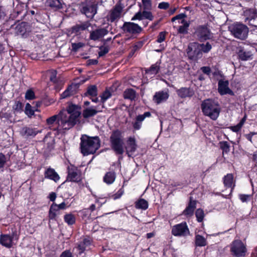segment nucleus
<instances>
[{
	"mask_svg": "<svg viewBox=\"0 0 257 257\" xmlns=\"http://www.w3.org/2000/svg\"><path fill=\"white\" fill-rule=\"evenodd\" d=\"M100 147V140L98 136L89 137L83 135L80 138V149L83 156L94 154Z\"/></svg>",
	"mask_w": 257,
	"mask_h": 257,
	"instance_id": "1",
	"label": "nucleus"
},
{
	"mask_svg": "<svg viewBox=\"0 0 257 257\" xmlns=\"http://www.w3.org/2000/svg\"><path fill=\"white\" fill-rule=\"evenodd\" d=\"M201 108L203 115L213 120H216L218 118L221 111L218 102L212 98L202 101Z\"/></svg>",
	"mask_w": 257,
	"mask_h": 257,
	"instance_id": "2",
	"label": "nucleus"
},
{
	"mask_svg": "<svg viewBox=\"0 0 257 257\" xmlns=\"http://www.w3.org/2000/svg\"><path fill=\"white\" fill-rule=\"evenodd\" d=\"M64 108H62L59 114L54 115L46 119V123L48 125H53L56 131L55 134L59 139L62 138L64 136V116L63 112Z\"/></svg>",
	"mask_w": 257,
	"mask_h": 257,
	"instance_id": "3",
	"label": "nucleus"
},
{
	"mask_svg": "<svg viewBox=\"0 0 257 257\" xmlns=\"http://www.w3.org/2000/svg\"><path fill=\"white\" fill-rule=\"evenodd\" d=\"M111 149L115 154L121 155L124 153V141L121 132L118 129L113 130L109 138Z\"/></svg>",
	"mask_w": 257,
	"mask_h": 257,
	"instance_id": "4",
	"label": "nucleus"
},
{
	"mask_svg": "<svg viewBox=\"0 0 257 257\" xmlns=\"http://www.w3.org/2000/svg\"><path fill=\"white\" fill-rule=\"evenodd\" d=\"M228 30L236 38L244 40L247 36L248 28L240 23H234L228 27Z\"/></svg>",
	"mask_w": 257,
	"mask_h": 257,
	"instance_id": "5",
	"label": "nucleus"
},
{
	"mask_svg": "<svg viewBox=\"0 0 257 257\" xmlns=\"http://www.w3.org/2000/svg\"><path fill=\"white\" fill-rule=\"evenodd\" d=\"M67 104L66 110L68 113L70 114V116L68 120H65V123L68 122L74 126L77 123L78 118L81 115V107L80 105L73 104L71 101L68 102Z\"/></svg>",
	"mask_w": 257,
	"mask_h": 257,
	"instance_id": "6",
	"label": "nucleus"
},
{
	"mask_svg": "<svg viewBox=\"0 0 257 257\" xmlns=\"http://www.w3.org/2000/svg\"><path fill=\"white\" fill-rule=\"evenodd\" d=\"M230 251L234 257H244L247 252L246 244L240 239H234L230 244Z\"/></svg>",
	"mask_w": 257,
	"mask_h": 257,
	"instance_id": "7",
	"label": "nucleus"
},
{
	"mask_svg": "<svg viewBox=\"0 0 257 257\" xmlns=\"http://www.w3.org/2000/svg\"><path fill=\"white\" fill-rule=\"evenodd\" d=\"M194 36L200 42L211 40L213 38V34L206 25H201L197 27L194 32Z\"/></svg>",
	"mask_w": 257,
	"mask_h": 257,
	"instance_id": "8",
	"label": "nucleus"
},
{
	"mask_svg": "<svg viewBox=\"0 0 257 257\" xmlns=\"http://www.w3.org/2000/svg\"><path fill=\"white\" fill-rule=\"evenodd\" d=\"M171 233L175 236H186L190 234V231L187 223L183 221L174 225Z\"/></svg>",
	"mask_w": 257,
	"mask_h": 257,
	"instance_id": "9",
	"label": "nucleus"
},
{
	"mask_svg": "<svg viewBox=\"0 0 257 257\" xmlns=\"http://www.w3.org/2000/svg\"><path fill=\"white\" fill-rule=\"evenodd\" d=\"M67 173L68 175L65 182L70 181L77 183L81 180V175L78 173V168L74 165H71L70 166L68 167Z\"/></svg>",
	"mask_w": 257,
	"mask_h": 257,
	"instance_id": "10",
	"label": "nucleus"
},
{
	"mask_svg": "<svg viewBox=\"0 0 257 257\" xmlns=\"http://www.w3.org/2000/svg\"><path fill=\"white\" fill-rule=\"evenodd\" d=\"M121 29L123 33L131 34H139L142 31L140 26L133 22H124Z\"/></svg>",
	"mask_w": 257,
	"mask_h": 257,
	"instance_id": "11",
	"label": "nucleus"
},
{
	"mask_svg": "<svg viewBox=\"0 0 257 257\" xmlns=\"http://www.w3.org/2000/svg\"><path fill=\"white\" fill-rule=\"evenodd\" d=\"M223 184L225 187L231 188V191L229 194L226 195L224 197L225 198H230L231 196V194L235 186V182L233 180V175L231 173H228L226 175L224 176L223 178Z\"/></svg>",
	"mask_w": 257,
	"mask_h": 257,
	"instance_id": "12",
	"label": "nucleus"
},
{
	"mask_svg": "<svg viewBox=\"0 0 257 257\" xmlns=\"http://www.w3.org/2000/svg\"><path fill=\"white\" fill-rule=\"evenodd\" d=\"M228 84V81L220 80L218 82V91L221 95L227 94L231 96L234 95V92L229 88Z\"/></svg>",
	"mask_w": 257,
	"mask_h": 257,
	"instance_id": "13",
	"label": "nucleus"
},
{
	"mask_svg": "<svg viewBox=\"0 0 257 257\" xmlns=\"http://www.w3.org/2000/svg\"><path fill=\"white\" fill-rule=\"evenodd\" d=\"M197 201L193 199V197H189V203L186 208L183 210L182 214L186 217L192 216L194 212V210L196 208Z\"/></svg>",
	"mask_w": 257,
	"mask_h": 257,
	"instance_id": "14",
	"label": "nucleus"
},
{
	"mask_svg": "<svg viewBox=\"0 0 257 257\" xmlns=\"http://www.w3.org/2000/svg\"><path fill=\"white\" fill-rule=\"evenodd\" d=\"M151 113L149 111H146L143 114H139L136 117L135 121L133 123V127L135 130H139L141 129L142 122L146 117H151Z\"/></svg>",
	"mask_w": 257,
	"mask_h": 257,
	"instance_id": "15",
	"label": "nucleus"
},
{
	"mask_svg": "<svg viewBox=\"0 0 257 257\" xmlns=\"http://www.w3.org/2000/svg\"><path fill=\"white\" fill-rule=\"evenodd\" d=\"M144 10L143 11H140L137 13L135 16L132 18V21L143 20L144 19H147L149 21H152L154 19V16L152 13L150 11H146Z\"/></svg>",
	"mask_w": 257,
	"mask_h": 257,
	"instance_id": "16",
	"label": "nucleus"
},
{
	"mask_svg": "<svg viewBox=\"0 0 257 257\" xmlns=\"http://www.w3.org/2000/svg\"><path fill=\"white\" fill-rule=\"evenodd\" d=\"M108 31L105 28L97 29L90 32L89 38L93 41H96L107 35Z\"/></svg>",
	"mask_w": 257,
	"mask_h": 257,
	"instance_id": "17",
	"label": "nucleus"
},
{
	"mask_svg": "<svg viewBox=\"0 0 257 257\" xmlns=\"http://www.w3.org/2000/svg\"><path fill=\"white\" fill-rule=\"evenodd\" d=\"M187 55L189 58L195 62L202 57V53L199 49L195 48L194 50L192 48L189 46L187 49Z\"/></svg>",
	"mask_w": 257,
	"mask_h": 257,
	"instance_id": "18",
	"label": "nucleus"
},
{
	"mask_svg": "<svg viewBox=\"0 0 257 257\" xmlns=\"http://www.w3.org/2000/svg\"><path fill=\"white\" fill-rule=\"evenodd\" d=\"M177 94L181 98L191 97L194 95L193 89L189 87H181L176 90Z\"/></svg>",
	"mask_w": 257,
	"mask_h": 257,
	"instance_id": "19",
	"label": "nucleus"
},
{
	"mask_svg": "<svg viewBox=\"0 0 257 257\" xmlns=\"http://www.w3.org/2000/svg\"><path fill=\"white\" fill-rule=\"evenodd\" d=\"M82 12L88 18L92 19L97 13V6L96 5H87L83 7Z\"/></svg>",
	"mask_w": 257,
	"mask_h": 257,
	"instance_id": "20",
	"label": "nucleus"
},
{
	"mask_svg": "<svg viewBox=\"0 0 257 257\" xmlns=\"http://www.w3.org/2000/svg\"><path fill=\"white\" fill-rule=\"evenodd\" d=\"M64 209V201L61 202L59 205L53 203L50 206L49 211V217L50 219H54L56 216V212L60 209Z\"/></svg>",
	"mask_w": 257,
	"mask_h": 257,
	"instance_id": "21",
	"label": "nucleus"
},
{
	"mask_svg": "<svg viewBox=\"0 0 257 257\" xmlns=\"http://www.w3.org/2000/svg\"><path fill=\"white\" fill-rule=\"evenodd\" d=\"M122 11V7L119 5H116L114 8L111 10L109 19L111 22L120 18Z\"/></svg>",
	"mask_w": 257,
	"mask_h": 257,
	"instance_id": "22",
	"label": "nucleus"
},
{
	"mask_svg": "<svg viewBox=\"0 0 257 257\" xmlns=\"http://www.w3.org/2000/svg\"><path fill=\"white\" fill-rule=\"evenodd\" d=\"M0 244L8 248H11L13 245V241L10 234H1L0 235Z\"/></svg>",
	"mask_w": 257,
	"mask_h": 257,
	"instance_id": "23",
	"label": "nucleus"
},
{
	"mask_svg": "<svg viewBox=\"0 0 257 257\" xmlns=\"http://www.w3.org/2000/svg\"><path fill=\"white\" fill-rule=\"evenodd\" d=\"M169 94L163 91L157 92L153 96V100L157 104L166 101L169 97Z\"/></svg>",
	"mask_w": 257,
	"mask_h": 257,
	"instance_id": "24",
	"label": "nucleus"
},
{
	"mask_svg": "<svg viewBox=\"0 0 257 257\" xmlns=\"http://www.w3.org/2000/svg\"><path fill=\"white\" fill-rule=\"evenodd\" d=\"M44 176L45 178L52 180L55 182H57L60 179V177L58 173L54 169L51 168H48L45 171Z\"/></svg>",
	"mask_w": 257,
	"mask_h": 257,
	"instance_id": "25",
	"label": "nucleus"
},
{
	"mask_svg": "<svg viewBox=\"0 0 257 257\" xmlns=\"http://www.w3.org/2000/svg\"><path fill=\"white\" fill-rule=\"evenodd\" d=\"M39 131L36 128H32L28 126L23 127L21 131V135L27 137L36 136L39 133Z\"/></svg>",
	"mask_w": 257,
	"mask_h": 257,
	"instance_id": "26",
	"label": "nucleus"
},
{
	"mask_svg": "<svg viewBox=\"0 0 257 257\" xmlns=\"http://www.w3.org/2000/svg\"><path fill=\"white\" fill-rule=\"evenodd\" d=\"M127 152L134 153L137 148V144L135 137H130L127 140Z\"/></svg>",
	"mask_w": 257,
	"mask_h": 257,
	"instance_id": "27",
	"label": "nucleus"
},
{
	"mask_svg": "<svg viewBox=\"0 0 257 257\" xmlns=\"http://www.w3.org/2000/svg\"><path fill=\"white\" fill-rule=\"evenodd\" d=\"M79 213L82 218V219L85 221V222L88 220H94L100 216H96V215H93V216H91L90 214H89L88 209H86L84 208L81 210L79 211Z\"/></svg>",
	"mask_w": 257,
	"mask_h": 257,
	"instance_id": "28",
	"label": "nucleus"
},
{
	"mask_svg": "<svg viewBox=\"0 0 257 257\" xmlns=\"http://www.w3.org/2000/svg\"><path fill=\"white\" fill-rule=\"evenodd\" d=\"M244 16L245 18V21H248V23L251 20L257 16V11L253 8H250L244 11Z\"/></svg>",
	"mask_w": 257,
	"mask_h": 257,
	"instance_id": "29",
	"label": "nucleus"
},
{
	"mask_svg": "<svg viewBox=\"0 0 257 257\" xmlns=\"http://www.w3.org/2000/svg\"><path fill=\"white\" fill-rule=\"evenodd\" d=\"M239 58L243 61H246L252 58V54L250 51L240 49L238 52Z\"/></svg>",
	"mask_w": 257,
	"mask_h": 257,
	"instance_id": "30",
	"label": "nucleus"
},
{
	"mask_svg": "<svg viewBox=\"0 0 257 257\" xmlns=\"http://www.w3.org/2000/svg\"><path fill=\"white\" fill-rule=\"evenodd\" d=\"M99 111L93 107L86 108L83 110L82 116L84 118H88L89 117L94 116Z\"/></svg>",
	"mask_w": 257,
	"mask_h": 257,
	"instance_id": "31",
	"label": "nucleus"
},
{
	"mask_svg": "<svg viewBox=\"0 0 257 257\" xmlns=\"http://www.w3.org/2000/svg\"><path fill=\"white\" fill-rule=\"evenodd\" d=\"M135 206L136 209L147 210L149 207L148 202L143 198H140L135 203Z\"/></svg>",
	"mask_w": 257,
	"mask_h": 257,
	"instance_id": "32",
	"label": "nucleus"
},
{
	"mask_svg": "<svg viewBox=\"0 0 257 257\" xmlns=\"http://www.w3.org/2000/svg\"><path fill=\"white\" fill-rule=\"evenodd\" d=\"M116 174L114 171L107 172L103 177V181L107 184H111L115 181Z\"/></svg>",
	"mask_w": 257,
	"mask_h": 257,
	"instance_id": "33",
	"label": "nucleus"
},
{
	"mask_svg": "<svg viewBox=\"0 0 257 257\" xmlns=\"http://www.w3.org/2000/svg\"><path fill=\"white\" fill-rule=\"evenodd\" d=\"M90 26V24L88 22L81 23L73 26L72 28V31L74 33H78L86 30Z\"/></svg>",
	"mask_w": 257,
	"mask_h": 257,
	"instance_id": "34",
	"label": "nucleus"
},
{
	"mask_svg": "<svg viewBox=\"0 0 257 257\" xmlns=\"http://www.w3.org/2000/svg\"><path fill=\"white\" fill-rule=\"evenodd\" d=\"M79 86L77 84H71L65 89V98L73 95L77 93Z\"/></svg>",
	"mask_w": 257,
	"mask_h": 257,
	"instance_id": "35",
	"label": "nucleus"
},
{
	"mask_svg": "<svg viewBox=\"0 0 257 257\" xmlns=\"http://www.w3.org/2000/svg\"><path fill=\"white\" fill-rule=\"evenodd\" d=\"M123 95L124 99L134 100L136 98V91L133 88H127L124 91Z\"/></svg>",
	"mask_w": 257,
	"mask_h": 257,
	"instance_id": "36",
	"label": "nucleus"
},
{
	"mask_svg": "<svg viewBox=\"0 0 257 257\" xmlns=\"http://www.w3.org/2000/svg\"><path fill=\"white\" fill-rule=\"evenodd\" d=\"M195 244L196 246H205L207 244L206 239L200 234L195 235Z\"/></svg>",
	"mask_w": 257,
	"mask_h": 257,
	"instance_id": "37",
	"label": "nucleus"
},
{
	"mask_svg": "<svg viewBox=\"0 0 257 257\" xmlns=\"http://www.w3.org/2000/svg\"><path fill=\"white\" fill-rule=\"evenodd\" d=\"M84 96L96 97L97 95V88L95 85H90L87 87V91L84 94Z\"/></svg>",
	"mask_w": 257,
	"mask_h": 257,
	"instance_id": "38",
	"label": "nucleus"
},
{
	"mask_svg": "<svg viewBox=\"0 0 257 257\" xmlns=\"http://www.w3.org/2000/svg\"><path fill=\"white\" fill-rule=\"evenodd\" d=\"M218 145L220 149L222 150V155L229 153L230 151V146L227 141H220Z\"/></svg>",
	"mask_w": 257,
	"mask_h": 257,
	"instance_id": "39",
	"label": "nucleus"
},
{
	"mask_svg": "<svg viewBox=\"0 0 257 257\" xmlns=\"http://www.w3.org/2000/svg\"><path fill=\"white\" fill-rule=\"evenodd\" d=\"M91 241L89 239L85 238L81 241L78 245V249L79 250V253L83 252L85 250L86 247L90 245Z\"/></svg>",
	"mask_w": 257,
	"mask_h": 257,
	"instance_id": "40",
	"label": "nucleus"
},
{
	"mask_svg": "<svg viewBox=\"0 0 257 257\" xmlns=\"http://www.w3.org/2000/svg\"><path fill=\"white\" fill-rule=\"evenodd\" d=\"M62 0H47L46 4L49 7L56 10L62 8Z\"/></svg>",
	"mask_w": 257,
	"mask_h": 257,
	"instance_id": "41",
	"label": "nucleus"
},
{
	"mask_svg": "<svg viewBox=\"0 0 257 257\" xmlns=\"http://www.w3.org/2000/svg\"><path fill=\"white\" fill-rule=\"evenodd\" d=\"M179 23L182 24V25L179 27L178 29V33L183 34H187L188 33L189 23L185 20H182V21L179 22Z\"/></svg>",
	"mask_w": 257,
	"mask_h": 257,
	"instance_id": "42",
	"label": "nucleus"
},
{
	"mask_svg": "<svg viewBox=\"0 0 257 257\" xmlns=\"http://www.w3.org/2000/svg\"><path fill=\"white\" fill-rule=\"evenodd\" d=\"M16 33L18 35H23L26 32V23H21L16 27Z\"/></svg>",
	"mask_w": 257,
	"mask_h": 257,
	"instance_id": "43",
	"label": "nucleus"
},
{
	"mask_svg": "<svg viewBox=\"0 0 257 257\" xmlns=\"http://www.w3.org/2000/svg\"><path fill=\"white\" fill-rule=\"evenodd\" d=\"M85 46L84 43L81 42H71V51L76 52L79 51L81 48Z\"/></svg>",
	"mask_w": 257,
	"mask_h": 257,
	"instance_id": "44",
	"label": "nucleus"
},
{
	"mask_svg": "<svg viewBox=\"0 0 257 257\" xmlns=\"http://www.w3.org/2000/svg\"><path fill=\"white\" fill-rule=\"evenodd\" d=\"M197 48L199 49L202 52L208 53L212 49V45L209 42H207L205 44H198Z\"/></svg>",
	"mask_w": 257,
	"mask_h": 257,
	"instance_id": "45",
	"label": "nucleus"
},
{
	"mask_svg": "<svg viewBox=\"0 0 257 257\" xmlns=\"http://www.w3.org/2000/svg\"><path fill=\"white\" fill-rule=\"evenodd\" d=\"M65 222L68 225H72L76 222V217L72 213L65 214Z\"/></svg>",
	"mask_w": 257,
	"mask_h": 257,
	"instance_id": "46",
	"label": "nucleus"
},
{
	"mask_svg": "<svg viewBox=\"0 0 257 257\" xmlns=\"http://www.w3.org/2000/svg\"><path fill=\"white\" fill-rule=\"evenodd\" d=\"M196 220L198 222H202L205 216L204 211L201 208H198L195 212Z\"/></svg>",
	"mask_w": 257,
	"mask_h": 257,
	"instance_id": "47",
	"label": "nucleus"
},
{
	"mask_svg": "<svg viewBox=\"0 0 257 257\" xmlns=\"http://www.w3.org/2000/svg\"><path fill=\"white\" fill-rule=\"evenodd\" d=\"M160 65H151L149 69L146 70V74L150 75H155L158 73Z\"/></svg>",
	"mask_w": 257,
	"mask_h": 257,
	"instance_id": "48",
	"label": "nucleus"
},
{
	"mask_svg": "<svg viewBox=\"0 0 257 257\" xmlns=\"http://www.w3.org/2000/svg\"><path fill=\"white\" fill-rule=\"evenodd\" d=\"M24 105L20 101H15V104L13 106V109L15 112H21L23 110Z\"/></svg>",
	"mask_w": 257,
	"mask_h": 257,
	"instance_id": "49",
	"label": "nucleus"
},
{
	"mask_svg": "<svg viewBox=\"0 0 257 257\" xmlns=\"http://www.w3.org/2000/svg\"><path fill=\"white\" fill-rule=\"evenodd\" d=\"M24 111L25 114L29 117H31L34 115L35 113V111L32 109V106L29 103H26Z\"/></svg>",
	"mask_w": 257,
	"mask_h": 257,
	"instance_id": "50",
	"label": "nucleus"
},
{
	"mask_svg": "<svg viewBox=\"0 0 257 257\" xmlns=\"http://www.w3.org/2000/svg\"><path fill=\"white\" fill-rule=\"evenodd\" d=\"M253 194H240L238 195V198L240 200V201L244 202H247L249 201L252 198Z\"/></svg>",
	"mask_w": 257,
	"mask_h": 257,
	"instance_id": "51",
	"label": "nucleus"
},
{
	"mask_svg": "<svg viewBox=\"0 0 257 257\" xmlns=\"http://www.w3.org/2000/svg\"><path fill=\"white\" fill-rule=\"evenodd\" d=\"M111 96V94L108 90H105L100 96L101 102L104 103L107 99L110 98Z\"/></svg>",
	"mask_w": 257,
	"mask_h": 257,
	"instance_id": "52",
	"label": "nucleus"
},
{
	"mask_svg": "<svg viewBox=\"0 0 257 257\" xmlns=\"http://www.w3.org/2000/svg\"><path fill=\"white\" fill-rule=\"evenodd\" d=\"M124 193L123 186L120 188L116 193L111 196L113 200L119 199Z\"/></svg>",
	"mask_w": 257,
	"mask_h": 257,
	"instance_id": "53",
	"label": "nucleus"
},
{
	"mask_svg": "<svg viewBox=\"0 0 257 257\" xmlns=\"http://www.w3.org/2000/svg\"><path fill=\"white\" fill-rule=\"evenodd\" d=\"M35 98V94L33 90L28 89L25 94V98L27 100H33Z\"/></svg>",
	"mask_w": 257,
	"mask_h": 257,
	"instance_id": "54",
	"label": "nucleus"
},
{
	"mask_svg": "<svg viewBox=\"0 0 257 257\" xmlns=\"http://www.w3.org/2000/svg\"><path fill=\"white\" fill-rule=\"evenodd\" d=\"M144 10H149L152 8V3L151 0H142Z\"/></svg>",
	"mask_w": 257,
	"mask_h": 257,
	"instance_id": "55",
	"label": "nucleus"
},
{
	"mask_svg": "<svg viewBox=\"0 0 257 257\" xmlns=\"http://www.w3.org/2000/svg\"><path fill=\"white\" fill-rule=\"evenodd\" d=\"M7 162V159L4 154L0 153V169L4 167Z\"/></svg>",
	"mask_w": 257,
	"mask_h": 257,
	"instance_id": "56",
	"label": "nucleus"
},
{
	"mask_svg": "<svg viewBox=\"0 0 257 257\" xmlns=\"http://www.w3.org/2000/svg\"><path fill=\"white\" fill-rule=\"evenodd\" d=\"M166 32H161L159 33L157 42L158 43H161L163 42L166 38Z\"/></svg>",
	"mask_w": 257,
	"mask_h": 257,
	"instance_id": "57",
	"label": "nucleus"
},
{
	"mask_svg": "<svg viewBox=\"0 0 257 257\" xmlns=\"http://www.w3.org/2000/svg\"><path fill=\"white\" fill-rule=\"evenodd\" d=\"M200 70L202 71V72L204 74H206L208 76H210L211 73V70L209 66L202 67L200 68Z\"/></svg>",
	"mask_w": 257,
	"mask_h": 257,
	"instance_id": "58",
	"label": "nucleus"
},
{
	"mask_svg": "<svg viewBox=\"0 0 257 257\" xmlns=\"http://www.w3.org/2000/svg\"><path fill=\"white\" fill-rule=\"evenodd\" d=\"M57 71L55 70H52L51 71V75L50 76V80L51 81L56 82L57 81L56 79Z\"/></svg>",
	"mask_w": 257,
	"mask_h": 257,
	"instance_id": "59",
	"label": "nucleus"
},
{
	"mask_svg": "<svg viewBox=\"0 0 257 257\" xmlns=\"http://www.w3.org/2000/svg\"><path fill=\"white\" fill-rule=\"evenodd\" d=\"M85 209H88L89 214H90L91 216H93V215H95L94 212L96 209V207L94 204H92L88 208Z\"/></svg>",
	"mask_w": 257,
	"mask_h": 257,
	"instance_id": "60",
	"label": "nucleus"
},
{
	"mask_svg": "<svg viewBox=\"0 0 257 257\" xmlns=\"http://www.w3.org/2000/svg\"><path fill=\"white\" fill-rule=\"evenodd\" d=\"M241 127L242 126L239 123H237L235 125L230 126V129L233 132L237 133L241 130Z\"/></svg>",
	"mask_w": 257,
	"mask_h": 257,
	"instance_id": "61",
	"label": "nucleus"
},
{
	"mask_svg": "<svg viewBox=\"0 0 257 257\" xmlns=\"http://www.w3.org/2000/svg\"><path fill=\"white\" fill-rule=\"evenodd\" d=\"M100 51L98 52L99 56H102L108 52V48L107 47H102L100 48Z\"/></svg>",
	"mask_w": 257,
	"mask_h": 257,
	"instance_id": "62",
	"label": "nucleus"
},
{
	"mask_svg": "<svg viewBox=\"0 0 257 257\" xmlns=\"http://www.w3.org/2000/svg\"><path fill=\"white\" fill-rule=\"evenodd\" d=\"M42 100L43 105L44 106H48L50 105L52 103L51 100L47 97L43 98V99H42Z\"/></svg>",
	"mask_w": 257,
	"mask_h": 257,
	"instance_id": "63",
	"label": "nucleus"
},
{
	"mask_svg": "<svg viewBox=\"0 0 257 257\" xmlns=\"http://www.w3.org/2000/svg\"><path fill=\"white\" fill-rule=\"evenodd\" d=\"M169 7V4L166 2H162L159 4L158 8L160 9L166 10Z\"/></svg>",
	"mask_w": 257,
	"mask_h": 257,
	"instance_id": "64",
	"label": "nucleus"
}]
</instances>
